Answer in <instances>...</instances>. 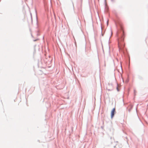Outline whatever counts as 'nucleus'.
Returning a JSON list of instances; mask_svg holds the SVG:
<instances>
[{
	"instance_id": "obj_3",
	"label": "nucleus",
	"mask_w": 148,
	"mask_h": 148,
	"mask_svg": "<svg viewBox=\"0 0 148 148\" xmlns=\"http://www.w3.org/2000/svg\"><path fill=\"white\" fill-rule=\"evenodd\" d=\"M119 46L120 44H121V42H120V43L119 42Z\"/></svg>"
},
{
	"instance_id": "obj_2",
	"label": "nucleus",
	"mask_w": 148,
	"mask_h": 148,
	"mask_svg": "<svg viewBox=\"0 0 148 148\" xmlns=\"http://www.w3.org/2000/svg\"><path fill=\"white\" fill-rule=\"evenodd\" d=\"M122 29L123 31V36L122 37V38H123V39H124V31Z\"/></svg>"
},
{
	"instance_id": "obj_1",
	"label": "nucleus",
	"mask_w": 148,
	"mask_h": 148,
	"mask_svg": "<svg viewBox=\"0 0 148 148\" xmlns=\"http://www.w3.org/2000/svg\"><path fill=\"white\" fill-rule=\"evenodd\" d=\"M115 111V108H114L112 110L111 112V118H112L114 116V112Z\"/></svg>"
}]
</instances>
